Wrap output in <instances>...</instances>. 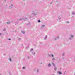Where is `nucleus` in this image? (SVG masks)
Listing matches in <instances>:
<instances>
[{"label": "nucleus", "mask_w": 75, "mask_h": 75, "mask_svg": "<svg viewBox=\"0 0 75 75\" xmlns=\"http://www.w3.org/2000/svg\"><path fill=\"white\" fill-rule=\"evenodd\" d=\"M38 11L37 10L35 11H33L32 12V14L31 15V16H30V17H33V16H36V15L38 14Z\"/></svg>", "instance_id": "f257e3e1"}, {"label": "nucleus", "mask_w": 75, "mask_h": 75, "mask_svg": "<svg viewBox=\"0 0 75 75\" xmlns=\"http://www.w3.org/2000/svg\"><path fill=\"white\" fill-rule=\"evenodd\" d=\"M52 65H53V66H54V70L55 71H56L57 70V68H56V67L55 66L54 63H53L52 62Z\"/></svg>", "instance_id": "f03ea898"}, {"label": "nucleus", "mask_w": 75, "mask_h": 75, "mask_svg": "<svg viewBox=\"0 0 75 75\" xmlns=\"http://www.w3.org/2000/svg\"><path fill=\"white\" fill-rule=\"evenodd\" d=\"M56 38H57V39H59V36H57L56 37V38H55L54 39V40L55 41H56V40H57V39H56Z\"/></svg>", "instance_id": "7ed1b4c3"}, {"label": "nucleus", "mask_w": 75, "mask_h": 75, "mask_svg": "<svg viewBox=\"0 0 75 75\" xmlns=\"http://www.w3.org/2000/svg\"><path fill=\"white\" fill-rule=\"evenodd\" d=\"M73 37H74V36L72 35H70V37L69 38L70 40H72V38Z\"/></svg>", "instance_id": "20e7f679"}, {"label": "nucleus", "mask_w": 75, "mask_h": 75, "mask_svg": "<svg viewBox=\"0 0 75 75\" xmlns=\"http://www.w3.org/2000/svg\"><path fill=\"white\" fill-rule=\"evenodd\" d=\"M48 55L49 56V57H54V55L52 54H48Z\"/></svg>", "instance_id": "39448f33"}, {"label": "nucleus", "mask_w": 75, "mask_h": 75, "mask_svg": "<svg viewBox=\"0 0 75 75\" xmlns=\"http://www.w3.org/2000/svg\"><path fill=\"white\" fill-rule=\"evenodd\" d=\"M47 38V36L46 35L45 37L44 40H46Z\"/></svg>", "instance_id": "423d86ee"}, {"label": "nucleus", "mask_w": 75, "mask_h": 75, "mask_svg": "<svg viewBox=\"0 0 75 75\" xmlns=\"http://www.w3.org/2000/svg\"><path fill=\"white\" fill-rule=\"evenodd\" d=\"M45 27V25H41V28H44V27Z\"/></svg>", "instance_id": "0eeeda50"}, {"label": "nucleus", "mask_w": 75, "mask_h": 75, "mask_svg": "<svg viewBox=\"0 0 75 75\" xmlns=\"http://www.w3.org/2000/svg\"><path fill=\"white\" fill-rule=\"evenodd\" d=\"M13 6V4H11L10 5V6H9L11 8H12V7Z\"/></svg>", "instance_id": "6e6552de"}, {"label": "nucleus", "mask_w": 75, "mask_h": 75, "mask_svg": "<svg viewBox=\"0 0 75 75\" xmlns=\"http://www.w3.org/2000/svg\"><path fill=\"white\" fill-rule=\"evenodd\" d=\"M48 67H51V64L49 63V64L48 65Z\"/></svg>", "instance_id": "1a4fd4ad"}, {"label": "nucleus", "mask_w": 75, "mask_h": 75, "mask_svg": "<svg viewBox=\"0 0 75 75\" xmlns=\"http://www.w3.org/2000/svg\"><path fill=\"white\" fill-rule=\"evenodd\" d=\"M32 54L33 55H35V53L34 52H32Z\"/></svg>", "instance_id": "9d476101"}, {"label": "nucleus", "mask_w": 75, "mask_h": 75, "mask_svg": "<svg viewBox=\"0 0 75 75\" xmlns=\"http://www.w3.org/2000/svg\"><path fill=\"white\" fill-rule=\"evenodd\" d=\"M58 73H59V75H61L62 74V73L60 72H58Z\"/></svg>", "instance_id": "9b49d317"}, {"label": "nucleus", "mask_w": 75, "mask_h": 75, "mask_svg": "<svg viewBox=\"0 0 75 75\" xmlns=\"http://www.w3.org/2000/svg\"><path fill=\"white\" fill-rule=\"evenodd\" d=\"M6 23L8 24H10V22H6Z\"/></svg>", "instance_id": "f8f14e48"}, {"label": "nucleus", "mask_w": 75, "mask_h": 75, "mask_svg": "<svg viewBox=\"0 0 75 75\" xmlns=\"http://www.w3.org/2000/svg\"><path fill=\"white\" fill-rule=\"evenodd\" d=\"M3 31H6V29H4V30H3Z\"/></svg>", "instance_id": "ddd939ff"}, {"label": "nucleus", "mask_w": 75, "mask_h": 75, "mask_svg": "<svg viewBox=\"0 0 75 75\" xmlns=\"http://www.w3.org/2000/svg\"><path fill=\"white\" fill-rule=\"evenodd\" d=\"M72 14H73V15H75V13H74V12H72Z\"/></svg>", "instance_id": "4468645a"}, {"label": "nucleus", "mask_w": 75, "mask_h": 75, "mask_svg": "<svg viewBox=\"0 0 75 75\" xmlns=\"http://www.w3.org/2000/svg\"><path fill=\"white\" fill-rule=\"evenodd\" d=\"M22 33H23V34H25V32L22 31Z\"/></svg>", "instance_id": "2eb2a0df"}, {"label": "nucleus", "mask_w": 75, "mask_h": 75, "mask_svg": "<svg viewBox=\"0 0 75 75\" xmlns=\"http://www.w3.org/2000/svg\"><path fill=\"white\" fill-rule=\"evenodd\" d=\"M32 51H33V49H31L30 50L31 52H32Z\"/></svg>", "instance_id": "dca6fc26"}, {"label": "nucleus", "mask_w": 75, "mask_h": 75, "mask_svg": "<svg viewBox=\"0 0 75 75\" xmlns=\"http://www.w3.org/2000/svg\"><path fill=\"white\" fill-rule=\"evenodd\" d=\"M38 21L39 23H40V22H41V21L40 20H38Z\"/></svg>", "instance_id": "f3484780"}, {"label": "nucleus", "mask_w": 75, "mask_h": 75, "mask_svg": "<svg viewBox=\"0 0 75 75\" xmlns=\"http://www.w3.org/2000/svg\"><path fill=\"white\" fill-rule=\"evenodd\" d=\"M58 19H59V20H60V19H61V17H59L58 18Z\"/></svg>", "instance_id": "a211bd4d"}, {"label": "nucleus", "mask_w": 75, "mask_h": 75, "mask_svg": "<svg viewBox=\"0 0 75 75\" xmlns=\"http://www.w3.org/2000/svg\"><path fill=\"white\" fill-rule=\"evenodd\" d=\"M64 55H65V53H63V54H62V55L63 56H64Z\"/></svg>", "instance_id": "6ab92c4d"}, {"label": "nucleus", "mask_w": 75, "mask_h": 75, "mask_svg": "<svg viewBox=\"0 0 75 75\" xmlns=\"http://www.w3.org/2000/svg\"><path fill=\"white\" fill-rule=\"evenodd\" d=\"M9 59L10 61H11V58H10Z\"/></svg>", "instance_id": "aec40b11"}, {"label": "nucleus", "mask_w": 75, "mask_h": 75, "mask_svg": "<svg viewBox=\"0 0 75 75\" xmlns=\"http://www.w3.org/2000/svg\"><path fill=\"white\" fill-rule=\"evenodd\" d=\"M37 71L38 72L39 71V70L38 69V70H37Z\"/></svg>", "instance_id": "412c9836"}, {"label": "nucleus", "mask_w": 75, "mask_h": 75, "mask_svg": "<svg viewBox=\"0 0 75 75\" xmlns=\"http://www.w3.org/2000/svg\"><path fill=\"white\" fill-rule=\"evenodd\" d=\"M55 60V58H53L52 59V60Z\"/></svg>", "instance_id": "4be33fe9"}, {"label": "nucleus", "mask_w": 75, "mask_h": 75, "mask_svg": "<svg viewBox=\"0 0 75 75\" xmlns=\"http://www.w3.org/2000/svg\"><path fill=\"white\" fill-rule=\"evenodd\" d=\"M74 61H75V57L74 58Z\"/></svg>", "instance_id": "5701e85b"}, {"label": "nucleus", "mask_w": 75, "mask_h": 75, "mask_svg": "<svg viewBox=\"0 0 75 75\" xmlns=\"http://www.w3.org/2000/svg\"><path fill=\"white\" fill-rule=\"evenodd\" d=\"M67 23H69V22H67Z\"/></svg>", "instance_id": "b1692460"}, {"label": "nucleus", "mask_w": 75, "mask_h": 75, "mask_svg": "<svg viewBox=\"0 0 75 75\" xmlns=\"http://www.w3.org/2000/svg\"><path fill=\"white\" fill-rule=\"evenodd\" d=\"M24 68H25V67H23V69H24Z\"/></svg>", "instance_id": "393cba45"}, {"label": "nucleus", "mask_w": 75, "mask_h": 75, "mask_svg": "<svg viewBox=\"0 0 75 75\" xmlns=\"http://www.w3.org/2000/svg\"><path fill=\"white\" fill-rule=\"evenodd\" d=\"M28 24H29V25L31 24V23H29Z\"/></svg>", "instance_id": "a878e982"}, {"label": "nucleus", "mask_w": 75, "mask_h": 75, "mask_svg": "<svg viewBox=\"0 0 75 75\" xmlns=\"http://www.w3.org/2000/svg\"><path fill=\"white\" fill-rule=\"evenodd\" d=\"M0 35H1V33H0Z\"/></svg>", "instance_id": "bb28decb"}, {"label": "nucleus", "mask_w": 75, "mask_h": 75, "mask_svg": "<svg viewBox=\"0 0 75 75\" xmlns=\"http://www.w3.org/2000/svg\"><path fill=\"white\" fill-rule=\"evenodd\" d=\"M29 58V57H28V59Z\"/></svg>", "instance_id": "cd10ccee"}, {"label": "nucleus", "mask_w": 75, "mask_h": 75, "mask_svg": "<svg viewBox=\"0 0 75 75\" xmlns=\"http://www.w3.org/2000/svg\"><path fill=\"white\" fill-rule=\"evenodd\" d=\"M11 40V39H9V40Z\"/></svg>", "instance_id": "c85d7f7f"}, {"label": "nucleus", "mask_w": 75, "mask_h": 75, "mask_svg": "<svg viewBox=\"0 0 75 75\" xmlns=\"http://www.w3.org/2000/svg\"><path fill=\"white\" fill-rule=\"evenodd\" d=\"M52 75H55V74H52Z\"/></svg>", "instance_id": "c756f323"}, {"label": "nucleus", "mask_w": 75, "mask_h": 75, "mask_svg": "<svg viewBox=\"0 0 75 75\" xmlns=\"http://www.w3.org/2000/svg\"><path fill=\"white\" fill-rule=\"evenodd\" d=\"M19 40H21V38H19Z\"/></svg>", "instance_id": "7c9ffc66"}, {"label": "nucleus", "mask_w": 75, "mask_h": 75, "mask_svg": "<svg viewBox=\"0 0 75 75\" xmlns=\"http://www.w3.org/2000/svg\"><path fill=\"white\" fill-rule=\"evenodd\" d=\"M74 75H75V73L74 74Z\"/></svg>", "instance_id": "2f4dec72"}, {"label": "nucleus", "mask_w": 75, "mask_h": 75, "mask_svg": "<svg viewBox=\"0 0 75 75\" xmlns=\"http://www.w3.org/2000/svg\"><path fill=\"white\" fill-rule=\"evenodd\" d=\"M22 19H20V20H21Z\"/></svg>", "instance_id": "473e14b6"}]
</instances>
